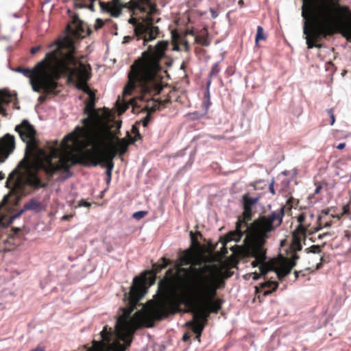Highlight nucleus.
I'll return each mask as SVG.
<instances>
[{"instance_id":"1","label":"nucleus","mask_w":351,"mask_h":351,"mask_svg":"<svg viewBox=\"0 0 351 351\" xmlns=\"http://www.w3.org/2000/svg\"><path fill=\"white\" fill-rule=\"evenodd\" d=\"M193 274L194 287L191 290L193 298L186 294L176 293L171 280H164L160 286L167 295L146 313L143 320L147 328L154 326V321L161 320L179 311L181 304L189 308L193 313V319L185 325L203 324L205 328L210 313H217L221 308V300L215 299L218 289L225 286L221 269L217 265H206L201 268L191 267Z\"/></svg>"},{"instance_id":"2","label":"nucleus","mask_w":351,"mask_h":351,"mask_svg":"<svg viewBox=\"0 0 351 351\" xmlns=\"http://www.w3.org/2000/svg\"><path fill=\"white\" fill-rule=\"evenodd\" d=\"M303 34L308 49L321 48L328 36L351 29V10L339 0H302Z\"/></svg>"},{"instance_id":"3","label":"nucleus","mask_w":351,"mask_h":351,"mask_svg":"<svg viewBox=\"0 0 351 351\" xmlns=\"http://www.w3.org/2000/svg\"><path fill=\"white\" fill-rule=\"evenodd\" d=\"M285 207L282 206L278 211H274L268 215H261L254 220L251 228L250 234H247L244 240L245 245L238 247L237 255L241 258L252 257L255 259L251 265L253 267H259L262 275L269 271H274L278 278L281 280L296 265L300 258L298 254H291L289 258L282 257L278 261L266 262V249L265 244L271 232L280 226L282 222Z\"/></svg>"},{"instance_id":"4","label":"nucleus","mask_w":351,"mask_h":351,"mask_svg":"<svg viewBox=\"0 0 351 351\" xmlns=\"http://www.w3.org/2000/svg\"><path fill=\"white\" fill-rule=\"evenodd\" d=\"M145 285V276L135 277L128 295L125 294L128 306L123 309V315L119 317L116 322L115 330L118 340L111 343L112 328L105 326L99 333L101 339L93 340V345L88 351H125L130 346L135 331L138 328L146 327L143 313L136 312L132 317H130L138 301L147 291Z\"/></svg>"},{"instance_id":"5","label":"nucleus","mask_w":351,"mask_h":351,"mask_svg":"<svg viewBox=\"0 0 351 351\" xmlns=\"http://www.w3.org/2000/svg\"><path fill=\"white\" fill-rule=\"evenodd\" d=\"M169 43L161 40L152 47L149 45L141 57L130 66L128 73V82L124 88L123 95H129L134 90L139 92V95L133 100H148L147 96L158 95L162 89L160 71L161 60L165 57Z\"/></svg>"},{"instance_id":"6","label":"nucleus","mask_w":351,"mask_h":351,"mask_svg":"<svg viewBox=\"0 0 351 351\" xmlns=\"http://www.w3.org/2000/svg\"><path fill=\"white\" fill-rule=\"evenodd\" d=\"M77 147V154L63 155L62 157V169L64 173H71L70 169L75 165L84 166L101 165L104 167L118 154L114 147L106 149L109 143L112 144V135L110 125L101 126L95 134L83 140L74 143Z\"/></svg>"},{"instance_id":"7","label":"nucleus","mask_w":351,"mask_h":351,"mask_svg":"<svg viewBox=\"0 0 351 351\" xmlns=\"http://www.w3.org/2000/svg\"><path fill=\"white\" fill-rule=\"evenodd\" d=\"M15 131L19 133L21 140L26 143L25 157L21 162L25 169L30 167L32 160H34L38 167L43 170L48 177H52L58 171H62L61 160L63 156H60L57 141L54 146L47 144L46 149L40 148L36 137V131L26 119L16 125Z\"/></svg>"},{"instance_id":"8","label":"nucleus","mask_w":351,"mask_h":351,"mask_svg":"<svg viewBox=\"0 0 351 351\" xmlns=\"http://www.w3.org/2000/svg\"><path fill=\"white\" fill-rule=\"evenodd\" d=\"M57 50L47 53L45 58L38 62L34 69L19 66L15 71L29 77L34 91L39 93L44 90L47 93H55L59 86L57 82L66 71L65 59L57 57Z\"/></svg>"},{"instance_id":"9","label":"nucleus","mask_w":351,"mask_h":351,"mask_svg":"<svg viewBox=\"0 0 351 351\" xmlns=\"http://www.w3.org/2000/svg\"><path fill=\"white\" fill-rule=\"evenodd\" d=\"M71 19L66 27V35L49 46L51 51L57 50V57L65 59L68 66H77L82 63L75 56V40L84 38L92 32L88 25L77 14H73Z\"/></svg>"},{"instance_id":"10","label":"nucleus","mask_w":351,"mask_h":351,"mask_svg":"<svg viewBox=\"0 0 351 351\" xmlns=\"http://www.w3.org/2000/svg\"><path fill=\"white\" fill-rule=\"evenodd\" d=\"M259 200L258 197H252L248 193L242 196L243 211L237 218L235 230L230 231L225 237V244L230 241L238 242L243 236L250 234L254 220L249 225V221L252 219V207L256 205Z\"/></svg>"},{"instance_id":"11","label":"nucleus","mask_w":351,"mask_h":351,"mask_svg":"<svg viewBox=\"0 0 351 351\" xmlns=\"http://www.w3.org/2000/svg\"><path fill=\"white\" fill-rule=\"evenodd\" d=\"M137 0H131L130 6L134 12L137 10L141 12L146 13V15L142 18V21L139 22L136 18L131 17L128 22L134 27V36L136 40H143V45H146L149 41H152L157 38L159 34L160 30L158 26H155L154 23H158L160 20V18L156 20L154 19V15L156 13H149L148 10H144L140 8L135 6V3Z\"/></svg>"},{"instance_id":"12","label":"nucleus","mask_w":351,"mask_h":351,"mask_svg":"<svg viewBox=\"0 0 351 351\" xmlns=\"http://www.w3.org/2000/svg\"><path fill=\"white\" fill-rule=\"evenodd\" d=\"M95 101H85L84 114L88 117L82 120L83 126H77L75 131L66 136L68 140L75 143L95 134L101 126L108 125L106 123H100L97 121L99 114L95 110Z\"/></svg>"},{"instance_id":"13","label":"nucleus","mask_w":351,"mask_h":351,"mask_svg":"<svg viewBox=\"0 0 351 351\" xmlns=\"http://www.w3.org/2000/svg\"><path fill=\"white\" fill-rule=\"evenodd\" d=\"M66 66L68 71L64 73L63 77H67L68 82L75 83L77 89L88 95V101L96 102L97 90H92L88 84V82L92 77L90 65L80 63L77 66H68V64H66Z\"/></svg>"},{"instance_id":"14","label":"nucleus","mask_w":351,"mask_h":351,"mask_svg":"<svg viewBox=\"0 0 351 351\" xmlns=\"http://www.w3.org/2000/svg\"><path fill=\"white\" fill-rule=\"evenodd\" d=\"M313 220L314 214L311 211L303 212L298 217L299 225L293 232L290 245L291 254H298L297 252L302 250V242L305 244L306 235L311 228Z\"/></svg>"},{"instance_id":"15","label":"nucleus","mask_w":351,"mask_h":351,"mask_svg":"<svg viewBox=\"0 0 351 351\" xmlns=\"http://www.w3.org/2000/svg\"><path fill=\"white\" fill-rule=\"evenodd\" d=\"M8 96L0 91V114L6 115V110L3 106L5 104H8ZM15 148L14 136L7 134L0 140V156L7 157Z\"/></svg>"},{"instance_id":"16","label":"nucleus","mask_w":351,"mask_h":351,"mask_svg":"<svg viewBox=\"0 0 351 351\" xmlns=\"http://www.w3.org/2000/svg\"><path fill=\"white\" fill-rule=\"evenodd\" d=\"M99 5L102 11L110 13L112 17H118L121 13L122 8L118 2L99 1Z\"/></svg>"},{"instance_id":"17","label":"nucleus","mask_w":351,"mask_h":351,"mask_svg":"<svg viewBox=\"0 0 351 351\" xmlns=\"http://www.w3.org/2000/svg\"><path fill=\"white\" fill-rule=\"evenodd\" d=\"M191 264L193 265L192 266H190L189 268H181L180 269V272H183L184 274H188V273H190L191 275L189 277V280L191 282V290H193V287H194V278H193V272L191 271L190 268L191 267H195V268H201V267H203L204 265H211L210 263H204V265H202V261L201 260H193L192 261V263ZM213 265H216V264H212ZM217 266H218L217 265Z\"/></svg>"},{"instance_id":"18","label":"nucleus","mask_w":351,"mask_h":351,"mask_svg":"<svg viewBox=\"0 0 351 351\" xmlns=\"http://www.w3.org/2000/svg\"><path fill=\"white\" fill-rule=\"evenodd\" d=\"M171 264V261L167 259L165 257H162L157 263L152 265V270L150 271L152 275L153 281L155 280V276L156 274L160 273L162 269L167 267L168 265Z\"/></svg>"},{"instance_id":"19","label":"nucleus","mask_w":351,"mask_h":351,"mask_svg":"<svg viewBox=\"0 0 351 351\" xmlns=\"http://www.w3.org/2000/svg\"><path fill=\"white\" fill-rule=\"evenodd\" d=\"M26 183L28 186L34 189L45 188L46 183H43L36 173H31L26 179Z\"/></svg>"},{"instance_id":"20","label":"nucleus","mask_w":351,"mask_h":351,"mask_svg":"<svg viewBox=\"0 0 351 351\" xmlns=\"http://www.w3.org/2000/svg\"><path fill=\"white\" fill-rule=\"evenodd\" d=\"M135 6L144 10H148L149 13H157L158 9L156 5L151 0H137Z\"/></svg>"},{"instance_id":"21","label":"nucleus","mask_w":351,"mask_h":351,"mask_svg":"<svg viewBox=\"0 0 351 351\" xmlns=\"http://www.w3.org/2000/svg\"><path fill=\"white\" fill-rule=\"evenodd\" d=\"M193 254L190 250H185L179 258V264L176 265L177 269L180 272L182 266L188 265L192 263Z\"/></svg>"},{"instance_id":"22","label":"nucleus","mask_w":351,"mask_h":351,"mask_svg":"<svg viewBox=\"0 0 351 351\" xmlns=\"http://www.w3.org/2000/svg\"><path fill=\"white\" fill-rule=\"evenodd\" d=\"M24 210H33L36 213H38L44 210V206L40 201L32 198L24 204Z\"/></svg>"},{"instance_id":"23","label":"nucleus","mask_w":351,"mask_h":351,"mask_svg":"<svg viewBox=\"0 0 351 351\" xmlns=\"http://www.w3.org/2000/svg\"><path fill=\"white\" fill-rule=\"evenodd\" d=\"M278 287V282L276 281H267L263 283L261 287L264 295L271 294L273 291H276Z\"/></svg>"},{"instance_id":"24","label":"nucleus","mask_w":351,"mask_h":351,"mask_svg":"<svg viewBox=\"0 0 351 351\" xmlns=\"http://www.w3.org/2000/svg\"><path fill=\"white\" fill-rule=\"evenodd\" d=\"M131 144L130 141H128L125 138L119 140V141L114 145L118 154L123 156L126 153L128 149L129 145Z\"/></svg>"},{"instance_id":"25","label":"nucleus","mask_w":351,"mask_h":351,"mask_svg":"<svg viewBox=\"0 0 351 351\" xmlns=\"http://www.w3.org/2000/svg\"><path fill=\"white\" fill-rule=\"evenodd\" d=\"M195 41L202 46H208L210 45L208 34L206 28L202 29L200 34L195 37Z\"/></svg>"},{"instance_id":"26","label":"nucleus","mask_w":351,"mask_h":351,"mask_svg":"<svg viewBox=\"0 0 351 351\" xmlns=\"http://www.w3.org/2000/svg\"><path fill=\"white\" fill-rule=\"evenodd\" d=\"M95 0H75L74 6L77 9L88 8L93 10V2Z\"/></svg>"},{"instance_id":"27","label":"nucleus","mask_w":351,"mask_h":351,"mask_svg":"<svg viewBox=\"0 0 351 351\" xmlns=\"http://www.w3.org/2000/svg\"><path fill=\"white\" fill-rule=\"evenodd\" d=\"M173 272V269H169L167 272H166V275L164 277V278L162 280H161L160 282H159V285H158V288L163 293V295L162 297L159 300H164L167 295V293L165 291V290L161 287L160 285L161 283L164 281V280H170L172 281L173 284V286H174V289L176 290V292L177 293V289H176V287L175 285V283H174V281L171 278H169V276H170L172 273Z\"/></svg>"},{"instance_id":"28","label":"nucleus","mask_w":351,"mask_h":351,"mask_svg":"<svg viewBox=\"0 0 351 351\" xmlns=\"http://www.w3.org/2000/svg\"><path fill=\"white\" fill-rule=\"evenodd\" d=\"M186 326H188L189 328H191V330L193 332H194L196 336H195V339L199 341L200 342V337H201V335H202V331L204 330V327L203 326V324H196V325H186Z\"/></svg>"},{"instance_id":"29","label":"nucleus","mask_w":351,"mask_h":351,"mask_svg":"<svg viewBox=\"0 0 351 351\" xmlns=\"http://www.w3.org/2000/svg\"><path fill=\"white\" fill-rule=\"evenodd\" d=\"M266 38H267V36L264 33L263 28L260 25L258 26L256 38H255L256 44L258 45V43L260 40H266Z\"/></svg>"},{"instance_id":"30","label":"nucleus","mask_w":351,"mask_h":351,"mask_svg":"<svg viewBox=\"0 0 351 351\" xmlns=\"http://www.w3.org/2000/svg\"><path fill=\"white\" fill-rule=\"evenodd\" d=\"M104 167H106V176H107L106 183L109 184L111 180L112 171L114 167V163H113V162L110 161V162L108 164L104 165Z\"/></svg>"},{"instance_id":"31","label":"nucleus","mask_w":351,"mask_h":351,"mask_svg":"<svg viewBox=\"0 0 351 351\" xmlns=\"http://www.w3.org/2000/svg\"><path fill=\"white\" fill-rule=\"evenodd\" d=\"M221 71V68L219 66V63L217 62L213 65L210 72L209 73V78H212L216 76Z\"/></svg>"},{"instance_id":"32","label":"nucleus","mask_w":351,"mask_h":351,"mask_svg":"<svg viewBox=\"0 0 351 351\" xmlns=\"http://www.w3.org/2000/svg\"><path fill=\"white\" fill-rule=\"evenodd\" d=\"M305 252L308 253L319 254L322 252V246L318 245H313L311 247L306 248Z\"/></svg>"},{"instance_id":"33","label":"nucleus","mask_w":351,"mask_h":351,"mask_svg":"<svg viewBox=\"0 0 351 351\" xmlns=\"http://www.w3.org/2000/svg\"><path fill=\"white\" fill-rule=\"evenodd\" d=\"M321 220H322V217L319 216L317 218L318 225L315 227H311V230H309V232L308 233V235H311L315 232H317L322 228V226L321 225Z\"/></svg>"},{"instance_id":"34","label":"nucleus","mask_w":351,"mask_h":351,"mask_svg":"<svg viewBox=\"0 0 351 351\" xmlns=\"http://www.w3.org/2000/svg\"><path fill=\"white\" fill-rule=\"evenodd\" d=\"M147 215V211L141 210V211H137V212H135L134 213H133L132 217L134 219H135L136 220H140V219H143V217H145Z\"/></svg>"},{"instance_id":"35","label":"nucleus","mask_w":351,"mask_h":351,"mask_svg":"<svg viewBox=\"0 0 351 351\" xmlns=\"http://www.w3.org/2000/svg\"><path fill=\"white\" fill-rule=\"evenodd\" d=\"M156 102H157V104H156L154 105V106L153 107V110H155L156 109H160V106H162V108H165V104L169 102V99H166L164 101L158 100Z\"/></svg>"},{"instance_id":"36","label":"nucleus","mask_w":351,"mask_h":351,"mask_svg":"<svg viewBox=\"0 0 351 351\" xmlns=\"http://www.w3.org/2000/svg\"><path fill=\"white\" fill-rule=\"evenodd\" d=\"M55 90H56V88ZM43 90L44 91L45 94L40 95L38 97V99L40 104L45 102L47 99V95L50 94V93H47L44 90ZM54 91H55V93H53V94L55 95H57L59 93V91H56V90H54Z\"/></svg>"},{"instance_id":"37","label":"nucleus","mask_w":351,"mask_h":351,"mask_svg":"<svg viewBox=\"0 0 351 351\" xmlns=\"http://www.w3.org/2000/svg\"><path fill=\"white\" fill-rule=\"evenodd\" d=\"M104 25V22L102 19H96V21H95V26H94V28L95 30H98L100 28H101Z\"/></svg>"},{"instance_id":"38","label":"nucleus","mask_w":351,"mask_h":351,"mask_svg":"<svg viewBox=\"0 0 351 351\" xmlns=\"http://www.w3.org/2000/svg\"><path fill=\"white\" fill-rule=\"evenodd\" d=\"M327 113L330 118V125H332L335 122V117L334 114V110L332 108L328 109Z\"/></svg>"},{"instance_id":"39","label":"nucleus","mask_w":351,"mask_h":351,"mask_svg":"<svg viewBox=\"0 0 351 351\" xmlns=\"http://www.w3.org/2000/svg\"><path fill=\"white\" fill-rule=\"evenodd\" d=\"M141 138V135L139 131H137V133L134 134V136H130V143L131 144L134 143L136 141Z\"/></svg>"},{"instance_id":"40","label":"nucleus","mask_w":351,"mask_h":351,"mask_svg":"<svg viewBox=\"0 0 351 351\" xmlns=\"http://www.w3.org/2000/svg\"><path fill=\"white\" fill-rule=\"evenodd\" d=\"M191 243L194 246H199V243L193 232H190Z\"/></svg>"},{"instance_id":"41","label":"nucleus","mask_w":351,"mask_h":351,"mask_svg":"<svg viewBox=\"0 0 351 351\" xmlns=\"http://www.w3.org/2000/svg\"><path fill=\"white\" fill-rule=\"evenodd\" d=\"M342 213L340 214V215H337V217L338 219H339L343 215L348 214L349 213V206L348 205H344L342 208Z\"/></svg>"},{"instance_id":"42","label":"nucleus","mask_w":351,"mask_h":351,"mask_svg":"<svg viewBox=\"0 0 351 351\" xmlns=\"http://www.w3.org/2000/svg\"><path fill=\"white\" fill-rule=\"evenodd\" d=\"M91 206L90 203L86 202L85 199H81L79 202H78V204H77V206L78 207H82V206H84V207H88L89 208L90 206Z\"/></svg>"},{"instance_id":"43","label":"nucleus","mask_w":351,"mask_h":351,"mask_svg":"<svg viewBox=\"0 0 351 351\" xmlns=\"http://www.w3.org/2000/svg\"><path fill=\"white\" fill-rule=\"evenodd\" d=\"M151 117L149 114H147V116L142 120V123L144 127H147L150 121Z\"/></svg>"},{"instance_id":"44","label":"nucleus","mask_w":351,"mask_h":351,"mask_svg":"<svg viewBox=\"0 0 351 351\" xmlns=\"http://www.w3.org/2000/svg\"><path fill=\"white\" fill-rule=\"evenodd\" d=\"M40 49H41L40 46L33 47L30 49V53L34 55V54L36 53L38 51H39L40 50Z\"/></svg>"},{"instance_id":"45","label":"nucleus","mask_w":351,"mask_h":351,"mask_svg":"<svg viewBox=\"0 0 351 351\" xmlns=\"http://www.w3.org/2000/svg\"><path fill=\"white\" fill-rule=\"evenodd\" d=\"M191 333L189 332H185L182 337V341L186 342L191 339Z\"/></svg>"},{"instance_id":"46","label":"nucleus","mask_w":351,"mask_h":351,"mask_svg":"<svg viewBox=\"0 0 351 351\" xmlns=\"http://www.w3.org/2000/svg\"><path fill=\"white\" fill-rule=\"evenodd\" d=\"M74 216V214H70V215H65L62 216L61 218L62 221H69L71 220Z\"/></svg>"},{"instance_id":"47","label":"nucleus","mask_w":351,"mask_h":351,"mask_svg":"<svg viewBox=\"0 0 351 351\" xmlns=\"http://www.w3.org/2000/svg\"><path fill=\"white\" fill-rule=\"evenodd\" d=\"M269 192H270L271 193H272L273 195H274V194L276 193H275V190H274V182H271V183L269 184Z\"/></svg>"},{"instance_id":"48","label":"nucleus","mask_w":351,"mask_h":351,"mask_svg":"<svg viewBox=\"0 0 351 351\" xmlns=\"http://www.w3.org/2000/svg\"><path fill=\"white\" fill-rule=\"evenodd\" d=\"M322 186H321L320 184H318V185L316 186V189H315V192H314V194H313V195H315V194H318V193L320 192V191L322 190Z\"/></svg>"},{"instance_id":"49","label":"nucleus","mask_w":351,"mask_h":351,"mask_svg":"<svg viewBox=\"0 0 351 351\" xmlns=\"http://www.w3.org/2000/svg\"><path fill=\"white\" fill-rule=\"evenodd\" d=\"M344 237L350 240L351 237V232L348 230L345 231Z\"/></svg>"},{"instance_id":"50","label":"nucleus","mask_w":351,"mask_h":351,"mask_svg":"<svg viewBox=\"0 0 351 351\" xmlns=\"http://www.w3.org/2000/svg\"><path fill=\"white\" fill-rule=\"evenodd\" d=\"M346 147V143H339L337 146V149H344Z\"/></svg>"},{"instance_id":"51","label":"nucleus","mask_w":351,"mask_h":351,"mask_svg":"<svg viewBox=\"0 0 351 351\" xmlns=\"http://www.w3.org/2000/svg\"><path fill=\"white\" fill-rule=\"evenodd\" d=\"M132 39V37H131V36H125L123 38V43H128Z\"/></svg>"},{"instance_id":"52","label":"nucleus","mask_w":351,"mask_h":351,"mask_svg":"<svg viewBox=\"0 0 351 351\" xmlns=\"http://www.w3.org/2000/svg\"><path fill=\"white\" fill-rule=\"evenodd\" d=\"M210 12L213 18H216L217 16V12L213 9H210Z\"/></svg>"},{"instance_id":"53","label":"nucleus","mask_w":351,"mask_h":351,"mask_svg":"<svg viewBox=\"0 0 351 351\" xmlns=\"http://www.w3.org/2000/svg\"><path fill=\"white\" fill-rule=\"evenodd\" d=\"M302 272H303V270L295 271L294 274H295V279H297L299 277L300 273H302Z\"/></svg>"},{"instance_id":"54","label":"nucleus","mask_w":351,"mask_h":351,"mask_svg":"<svg viewBox=\"0 0 351 351\" xmlns=\"http://www.w3.org/2000/svg\"><path fill=\"white\" fill-rule=\"evenodd\" d=\"M137 131H138V128L135 125H133L132 129V133H134L135 134L137 133Z\"/></svg>"},{"instance_id":"55","label":"nucleus","mask_w":351,"mask_h":351,"mask_svg":"<svg viewBox=\"0 0 351 351\" xmlns=\"http://www.w3.org/2000/svg\"><path fill=\"white\" fill-rule=\"evenodd\" d=\"M204 97H207V99H209V98H210L209 90H206V92L204 94Z\"/></svg>"},{"instance_id":"56","label":"nucleus","mask_w":351,"mask_h":351,"mask_svg":"<svg viewBox=\"0 0 351 351\" xmlns=\"http://www.w3.org/2000/svg\"><path fill=\"white\" fill-rule=\"evenodd\" d=\"M211 78H209L208 81L207 82V84H206V89L208 90L209 89V87L210 86V84H211Z\"/></svg>"},{"instance_id":"57","label":"nucleus","mask_w":351,"mask_h":351,"mask_svg":"<svg viewBox=\"0 0 351 351\" xmlns=\"http://www.w3.org/2000/svg\"><path fill=\"white\" fill-rule=\"evenodd\" d=\"M329 211H330V210H329V209H327V210H323L322 211V214H324V215H328V214H329Z\"/></svg>"},{"instance_id":"58","label":"nucleus","mask_w":351,"mask_h":351,"mask_svg":"<svg viewBox=\"0 0 351 351\" xmlns=\"http://www.w3.org/2000/svg\"><path fill=\"white\" fill-rule=\"evenodd\" d=\"M26 210H24V206L23 207V208L18 213V214L16 215V217H19L21 215H22V213L25 211Z\"/></svg>"},{"instance_id":"59","label":"nucleus","mask_w":351,"mask_h":351,"mask_svg":"<svg viewBox=\"0 0 351 351\" xmlns=\"http://www.w3.org/2000/svg\"><path fill=\"white\" fill-rule=\"evenodd\" d=\"M183 45H184L186 49L187 50L188 48H189V43L186 40H185L184 43H183Z\"/></svg>"},{"instance_id":"60","label":"nucleus","mask_w":351,"mask_h":351,"mask_svg":"<svg viewBox=\"0 0 351 351\" xmlns=\"http://www.w3.org/2000/svg\"><path fill=\"white\" fill-rule=\"evenodd\" d=\"M326 235H328V233H324V234H321L318 236V239H322L323 237H324Z\"/></svg>"},{"instance_id":"61","label":"nucleus","mask_w":351,"mask_h":351,"mask_svg":"<svg viewBox=\"0 0 351 351\" xmlns=\"http://www.w3.org/2000/svg\"><path fill=\"white\" fill-rule=\"evenodd\" d=\"M308 270H310V268H306L305 270H303L302 273H300V275H301L302 276H305L306 274H305L304 271H308Z\"/></svg>"},{"instance_id":"62","label":"nucleus","mask_w":351,"mask_h":351,"mask_svg":"<svg viewBox=\"0 0 351 351\" xmlns=\"http://www.w3.org/2000/svg\"><path fill=\"white\" fill-rule=\"evenodd\" d=\"M331 224H332L331 221L326 222L324 224V227H330L331 226Z\"/></svg>"},{"instance_id":"63","label":"nucleus","mask_w":351,"mask_h":351,"mask_svg":"<svg viewBox=\"0 0 351 351\" xmlns=\"http://www.w3.org/2000/svg\"><path fill=\"white\" fill-rule=\"evenodd\" d=\"M31 351H44L43 349H41L40 348H36V349H34Z\"/></svg>"},{"instance_id":"64","label":"nucleus","mask_w":351,"mask_h":351,"mask_svg":"<svg viewBox=\"0 0 351 351\" xmlns=\"http://www.w3.org/2000/svg\"><path fill=\"white\" fill-rule=\"evenodd\" d=\"M14 232H15L16 233H17V232H19L20 231V229H19V228H14Z\"/></svg>"}]
</instances>
